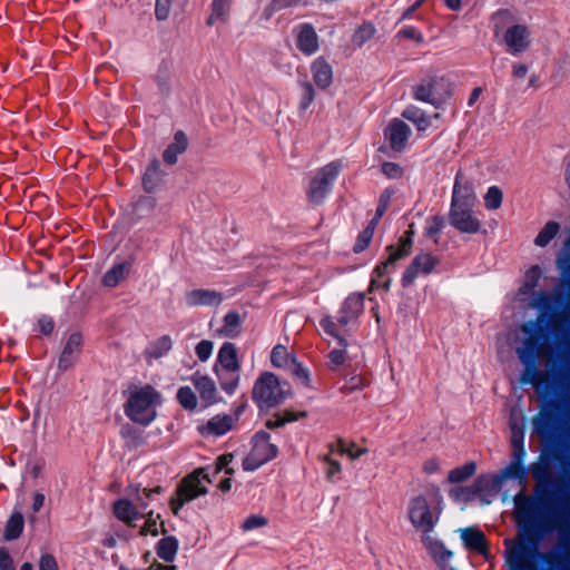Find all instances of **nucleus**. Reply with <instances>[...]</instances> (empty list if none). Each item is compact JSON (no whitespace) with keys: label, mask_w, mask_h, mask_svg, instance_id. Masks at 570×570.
Wrapping results in <instances>:
<instances>
[{"label":"nucleus","mask_w":570,"mask_h":570,"mask_svg":"<svg viewBox=\"0 0 570 570\" xmlns=\"http://www.w3.org/2000/svg\"><path fill=\"white\" fill-rule=\"evenodd\" d=\"M493 33L505 51L518 56L528 50L531 43V32L525 24L519 23L517 17L509 10H499L492 17Z\"/></svg>","instance_id":"nucleus-1"},{"label":"nucleus","mask_w":570,"mask_h":570,"mask_svg":"<svg viewBox=\"0 0 570 570\" xmlns=\"http://www.w3.org/2000/svg\"><path fill=\"white\" fill-rule=\"evenodd\" d=\"M439 493L426 497L419 494L409 501L407 515L412 525L424 535L432 533L443 510Z\"/></svg>","instance_id":"nucleus-2"},{"label":"nucleus","mask_w":570,"mask_h":570,"mask_svg":"<svg viewBox=\"0 0 570 570\" xmlns=\"http://www.w3.org/2000/svg\"><path fill=\"white\" fill-rule=\"evenodd\" d=\"M160 404V394L150 385L136 387L129 394L125 406L126 415L141 425L150 424L156 417V407Z\"/></svg>","instance_id":"nucleus-3"},{"label":"nucleus","mask_w":570,"mask_h":570,"mask_svg":"<svg viewBox=\"0 0 570 570\" xmlns=\"http://www.w3.org/2000/svg\"><path fill=\"white\" fill-rule=\"evenodd\" d=\"M504 544V561L508 570H538L541 553L534 541L505 539Z\"/></svg>","instance_id":"nucleus-4"},{"label":"nucleus","mask_w":570,"mask_h":570,"mask_svg":"<svg viewBox=\"0 0 570 570\" xmlns=\"http://www.w3.org/2000/svg\"><path fill=\"white\" fill-rule=\"evenodd\" d=\"M363 309L364 295L360 293L351 294L345 298L338 311L337 322L333 317L326 316L320 322V326L326 334L337 338L341 344L345 345L346 343L340 335L338 327H345L356 321L363 313Z\"/></svg>","instance_id":"nucleus-5"},{"label":"nucleus","mask_w":570,"mask_h":570,"mask_svg":"<svg viewBox=\"0 0 570 570\" xmlns=\"http://www.w3.org/2000/svg\"><path fill=\"white\" fill-rule=\"evenodd\" d=\"M412 232H406L399 240L396 246L391 245L386 248L387 258L375 267L371 278V289L383 288L389 291L391 286L390 269L393 268L394 264L404 258L412 246Z\"/></svg>","instance_id":"nucleus-6"},{"label":"nucleus","mask_w":570,"mask_h":570,"mask_svg":"<svg viewBox=\"0 0 570 570\" xmlns=\"http://www.w3.org/2000/svg\"><path fill=\"white\" fill-rule=\"evenodd\" d=\"M287 392L273 373H264L253 387V400L259 409H271L283 402Z\"/></svg>","instance_id":"nucleus-7"},{"label":"nucleus","mask_w":570,"mask_h":570,"mask_svg":"<svg viewBox=\"0 0 570 570\" xmlns=\"http://www.w3.org/2000/svg\"><path fill=\"white\" fill-rule=\"evenodd\" d=\"M342 167V163L335 160L313 174L307 187V196L312 203L320 204L326 198Z\"/></svg>","instance_id":"nucleus-8"},{"label":"nucleus","mask_w":570,"mask_h":570,"mask_svg":"<svg viewBox=\"0 0 570 570\" xmlns=\"http://www.w3.org/2000/svg\"><path fill=\"white\" fill-rule=\"evenodd\" d=\"M210 480L205 469L196 470L194 473L187 475L180 483L177 490V497L170 501L173 512L178 513V510L188 501L207 492L206 483Z\"/></svg>","instance_id":"nucleus-9"},{"label":"nucleus","mask_w":570,"mask_h":570,"mask_svg":"<svg viewBox=\"0 0 570 570\" xmlns=\"http://www.w3.org/2000/svg\"><path fill=\"white\" fill-rule=\"evenodd\" d=\"M524 455V450L520 448L514 451V456L512 462L504 468L499 475L495 476H479L474 482L475 491H483L484 489H492L498 491L501 484L507 480H519L523 482L524 479V469L522 466V459Z\"/></svg>","instance_id":"nucleus-10"},{"label":"nucleus","mask_w":570,"mask_h":570,"mask_svg":"<svg viewBox=\"0 0 570 570\" xmlns=\"http://www.w3.org/2000/svg\"><path fill=\"white\" fill-rule=\"evenodd\" d=\"M277 454V448L269 442V434L261 431L253 438V448L243 461L245 471H255L263 464L273 460Z\"/></svg>","instance_id":"nucleus-11"},{"label":"nucleus","mask_w":570,"mask_h":570,"mask_svg":"<svg viewBox=\"0 0 570 570\" xmlns=\"http://www.w3.org/2000/svg\"><path fill=\"white\" fill-rule=\"evenodd\" d=\"M521 332L525 337L515 352L524 365H530L539 354V343L544 338L543 330L538 322L529 321L521 326Z\"/></svg>","instance_id":"nucleus-12"},{"label":"nucleus","mask_w":570,"mask_h":570,"mask_svg":"<svg viewBox=\"0 0 570 570\" xmlns=\"http://www.w3.org/2000/svg\"><path fill=\"white\" fill-rule=\"evenodd\" d=\"M534 431L542 435H551L554 432L570 433V409H564L560 417L553 420L549 411H541L532 421Z\"/></svg>","instance_id":"nucleus-13"},{"label":"nucleus","mask_w":570,"mask_h":570,"mask_svg":"<svg viewBox=\"0 0 570 570\" xmlns=\"http://www.w3.org/2000/svg\"><path fill=\"white\" fill-rule=\"evenodd\" d=\"M473 207L474 206H451L449 213L451 226L460 233L476 234L482 227V222L473 212Z\"/></svg>","instance_id":"nucleus-14"},{"label":"nucleus","mask_w":570,"mask_h":570,"mask_svg":"<svg viewBox=\"0 0 570 570\" xmlns=\"http://www.w3.org/2000/svg\"><path fill=\"white\" fill-rule=\"evenodd\" d=\"M438 264V258L431 253H421L414 257L412 263L404 271L402 285L410 286L419 275L430 274Z\"/></svg>","instance_id":"nucleus-15"},{"label":"nucleus","mask_w":570,"mask_h":570,"mask_svg":"<svg viewBox=\"0 0 570 570\" xmlns=\"http://www.w3.org/2000/svg\"><path fill=\"white\" fill-rule=\"evenodd\" d=\"M112 510L117 519L130 527H134L137 520L145 518L147 504L141 502L139 510L134 500L128 497L126 499L115 501Z\"/></svg>","instance_id":"nucleus-16"},{"label":"nucleus","mask_w":570,"mask_h":570,"mask_svg":"<svg viewBox=\"0 0 570 570\" xmlns=\"http://www.w3.org/2000/svg\"><path fill=\"white\" fill-rule=\"evenodd\" d=\"M476 197L474 186L462 173H458L454 180L451 206H474Z\"/></svg>","instance_id":"nucleus-17"},{"label":"nucleus","mask_w":570,"mask_h":570,"mask_svg":"<svg viewBox=\"0 0 570 570\" xmlns=\"http://www.w3.org/2000/svg\"><path fill=\"white\" fill-rule=\"evenodd\" d=\"M464 548L471 552L488 557L489 544L485 534L475 527L461 528L458 530Z\"/></svg>","instance_id":"nucleus-18"},{"label":"nucleus","mask_w":570,"mask_h":570,"mask_svg":"<svg viewBox=\"0 0 570 570\" xmlns=\"http://www.w3.org/2000/svg\"><path fill=\"white\" fill-rule=\"evenodd\" d=\"M83 343L80 333H71L63 345L62 352L58 361V367L62 371L70 368L79 358Z\"/></svg>","instance_id":"nucleus-19"},{"label":"nucleus","mask_w":570,"mask_h":570,"mask_svg":"<svg viewBox=\"0 0 570 570\" xmlns=\"http://www.w3.org/2000/svg\"><path fill=\"white\" fill-rule=\"evenodd\" d=\"M410 135L411 128L397 118L391 120L384 130L385 139L395 151H402L406 147Z\"/></svg>","instance_id":"nucleus-20"},{"label":"nucleus","mask_w":570,"mask_h":570,"mask_svg":"<svg viewBox=\"0 0 570 570\" xmlns=\"http://www.w3.org/2000/svg\"><path fill=\"white\" fill-rule=\"evenodd\" d=\"M296 46L306 56H312L320 49L318 36L312 24L302 23L297 27Z\"/></svg>","instance_id":"nucleus-21"},{"label":"nucleus","mask_w":570,"mask_h":570,"mask_svg":"<svg viewBox=\"0 0 570 570\" xmlns=\"http://www.w3.org/2000/svg\"><path fill=\"white\" fill-rule=\"evenodd\" d=\"M222 302V294L214 289H193L185 295V303L189 307L218 306Z\"/></svg>","instance_id":"nucleus-22"},{"label":"nucleus","mask_w":570,"mask_h":570,"mask_svg":"<svg viewBox=\"0 0 570 570\" xmlns=\"http://www.w3.org/2000/svg\"><path fill=\"white\" fill-rule=\"evenodd\" d=\"M234 424L233 416L228 414H218L207 421L206 424L199 426V432L205 436H220L227 433Z\"/></svg>","instance_id":"nucleus-23"},{"label":"nucleus","mask_w":570,"mask_h":570,"mask_svg":"<svg viewBox=\"0 0 570 570\" xmlns=\"http://www.w3.org/2000/svg\"><path fill=\"white\" fill-rule=\"evenodd\" d=\"M190 380L204 402L207 404L216 402L217 389L215 382L209 376L195 373Z\"/></svg>","instance_id":"nucleus-24"},{"label":"nucleus","mask_w":570,"mask_h":570,"mask_svg":"<svg viewBox=\"0 0 570 570\" xmlns=\"http://www.w3.org/2000/svg\"><path fill=\"white\" fill-rule=\"evenodd\" d=\"M423 543L441 570H444V563L452 558L453 553L446 550L444 544L433 538L431 533L423 535Z\"/></svg>","instance_id":"nucleus-25"},{"label":"nucleus","mask_w":570,"mask_h":570,"mask_svg":"<svg viewBox=\"0 0 570 570\" xmlns=\"http://www.w3.org/2000/svg\"><path fill=\"white\" fill-rule=\"evenodd\" d=\"M441 83L442 81L438 79L424 80L414 89L415 99L424 102L436 104L440 100L436 87Z\"/></svg>","instance_id":"nucleus-26"},{"label":"nucleus","mask_w":570,"mask_h":570,"mask_svg":"<svg viewBox=\"0 0 570 570\" xmlns=\"http://www.w3.org/2000/svg\"><path fill=\"white\" fill-rule=\"evenodd\" d=\"M311 70L313 80L320 88H326L331 85L333 78L332 67L323 58L315 59Z\"/></svg>","instance_id":"nucleus-27"},{"label":"nucleus","mask_w":570,"mask_h":570,"mask_svg":"<svg viewBox=\"0 0 570 570\" xmlns=\"http://www.w3.org/2000/svg\"><path fill=\"white\" fill-rule=\"evenodd\" d=\"M218 362L228 372L235 374L239 370L237 351L233 343H224L218 352Z\"/></svg>","instance_id":"nucleus-28"},{"label":"nucleus","mask_w":570,"mask_h":570,"mask_svg":"<svg viewBox=\"0 0 570 570\" xmlns=\"http://www.w3.org/2000/svg\"><path fill=\"white\" fill-rule=\"evenodd\" d=\"M553 296L547 292H537L533 294L529 305L539 311L540 315L538 316L537 321L540 325L544 322V317L547 313L552 308L553 304Z\"/></svg>","instance_id":"nucleus-29"},{"label":"nucleus","mask_w":570,"mask_h":570,"mask_svg":"<svg viewBox=\"0 0 570 570\" xmlns=\"http://www.w3.org/2000/svg\"><path fill=\"white\" fill-rule=\"evenodd\" d=\"M187 148V137L183 131H177L174 137V142L170 144L164 151V160L174 165L177 161L178 155L184 153Z\"/></svg>","instance_id":"nucleus-30"},{"label":"nucleus","mask_w":570,"mask_h":570,"mask_svg":"<svg viewBox=\"0 0 570 570\" xmlns=\"http://www.w3.org/2000/svg\"><path fill=\"white\" fill-rule=\"evenodd\" d=\"M130 269V263L129 262H122L114 265L110 269L107 271V273L104 276L102 283L107 287H115L117 286L121 281H124Z\"/></svg>","instance_id":"nucleus-31"},{"label":"nucleus","mask_w":570,"mask_h":570,"mask_svg":"<svg viewBox=\"0 0 570 570\" xmlns=\"http://www.w3.org/2000/svg\"><path fill=\"white\" fill-rule=\"evenodd\" d=\"M160 487H156L154 489H140L139 485H130L127 489V495L134 500L139 510L141 502L146 503L148 507L149 501L154 500V497L160 494Z\"/></svg>","instance_id":"nucleus-32"},{"label":"nucleus","mask_w":570,"mask_h":570,"mask_svg":"<svg viewBox=\"0 0 570 570\" xmlns=\"http://www.w3.org/2000/svg\"><path fill=\"white\" fill-rule=\"evenodd\" d=\"M230 0H213L212 12L207 19V24L213 26L217 21L225 22L229 14Z\"/></svg>","instance_id":"nucleus-33"},{"label":"nucleus","mask_w":570,"mask_h":570,"mask_svg":"<svg viewBox=\"0 0 570 570\" xmlns=\"http://www.w3.org/2000/svg\"><path fill=\"white\" fill-rule=\"evenodd\" d=\"M560 224L554 220H549L538 233L534 238V245L538 247H546L560 232Z\"/></svg>","instance_id":"nucleus-34"},{"label":"nucleus","mask_w":570,"mask_h":570,"mask_svg":"<svg viewBox=\"0 0 570 570\" xmlns=\"http://www.w3.org/2000/svg\"><path fill=\"white\" fill-rule=\"evenodd\" d=\"M163 177L160 170V164L158 160H154L151 165L147 168L144 178L142 185L146 191H154L158 184L160 183Z\"/></svg>","instance_id":"nucleus-35"},{"label":"nucleus","mask_w":570,"mask_h":570,"mask_svg":"<svg viewBox=\"0 0 570 570\" xmlns=\"http://www.w3.org/2000/svg\"><path fill=\"white\" fill-rule=\"evenodd\" d=\"M242 323L243 318L237 312H229L224 317V324L220 333L227 337H235L240 332Z\"/></svg>","instance_id":"nucleus-36"},{"label":"nucleus","mask_w":570,"mask_h":570,"mask_svg":"<svg viewBox=\"0 0 570 570\" xmlns=\"http://www.w3.org/2000/svg\"><path fill=\"white\" fill-rule=\"evenodd\" d=\"M178 549L177 540L174 537H167L158 542L157 554L166 562L174 561Z\"/></svg>","instance_id":"nucleus-37"},{"label":"nucleus","mask_w":570,"mask_h":570,"mask_svg":"<svg viewBox=\"0 0 570 570\" xmlns=\"http://www.w3.org/2000/svg\"><path fill=\"white\" fill-rule=\"evenodd\" d=\"M171 337L169 335H164L149 345L147 355L151 358H160L166 355L171 350Z\"/></svg>","instance_id":"nucleus-38"},{"label":"nucleus","mask_w":570,"mask_h":570,"mask_svg":"<svg viewBox=\"0 0 570 570\" xmlns=\"http://www.w3.org/2000/svg\"><path fill=\"white\" fill-rule=\"evenodd\" d=\"M476 471V464L473 461L455 468L449 472L448 481L450 483H461L471 478Z\"/></svg>","instance_id":"nucleus-39"},{"label":"nucleus","mask_w":570,"mask_h":570,"mask_svg":"<svg viewBox=\"0 0 570 570\" xmlns=\"http://www.w3.org/2000/svg\"><path fill=\"white\" fill-rule=\"evenodd\" d=\"M375 32L376 29L374 24L371 22H364L353 33L352 42L357 47H362L374 37Z\"/></svg>","instance_id":"nucleus-40"},{"label":"nucleus","mask_w":570,"mask_h":570,"mask_svg":"<svg viewBox=\"0 0 570 570\" xmlns=\"http://www.w3.org/2000/svg\"><path fill=\"white\" fill-rule=\"evenodd\" d=\"M23 529V517L20 513H13L7 522L4 538L7 540L17 539Z\"/></svg>","instance_id":"nucleus-41"},{"label":"nucleus","mask_w":570,"mask_h":570,"mask_svg":"<svg viewBox=\"0 0 570 570\" xmlns=\"http://www.w3.org/2000/svg\"><path fill=\"white\" fill-rule=\"evenodd\" d=\"M503 200V193L498 186L488 188L484 195V206L489 210H495L501 207Z\"/></svg>","instance_id":"nucleus-42"},{"label":"nucleus","mask_w":570,"mask_h":570,"mask_svg":"<svg viewBox=\"0 0 570 570\" xmlns=\"http://www.w3.org/2000/svg\"><path fill=\"white\" fill-rule=\"evenodd\" d=\"M375 230V222H370L368 225L360 233L354 245V252L361 253L370 245Z\"/></svg>","instance_id":"nucleus-43"},{"label":"nucleus","mask_w":570,"mask_h":570,"mask_svg":"<svg viewBox=\"0 0 570 570\" xmlns=\"http://www.w3.org/2000/svg\"><path fill=\"white\" fill-rule=\"evenodd\" d=\"M179 404L186 410H194L197 406V397L189 386H181L177 392Z\"/></svg>","instance_id":"nucleus-44"},{"label":"nucleus","mask_w":570,"mask_h":570,"mask_svg":"<svg viewBox=\"0 0 570 570\" xmlns=\"http://www.w3.org/2000/svg\"><path fill=\"white\" fill-rule=\"evenodd\" d=\"M403 117L412 121L417 130H425L430 126L428 117L419 109L409 108L403 112Z\"/></svg>","instance_id":"nucleus-45"},{"label":"nucleus","mask_w":570,"mask_h":570,"mask_svg":"<svg viewBox=\"0 0 570 570\" xmlns=\"http://www.w3.org/2000/svg\"><path fill=\"white\" fill-rule=\"evenodd\" d=\"M271 362L276 367H286L289 366L293 360L289 357V354L283 345H276L271 354Z\"/></svg>","instance_id":"nucleus-46"},{"label":"nucleus","mask_w":570,"mask_h":570,"mask_svg":"<svg viewBox=\"0 0 570 570\" xmlns=\"http://www.w3.org/2000/svg\"><path fill=\"white\" fill-rule=\"evenodd\" d=\"M542 275V271L539 266H531L524 277V285L521 288V293L525 294L532 291L539 283Z\"/></svg>","instance_id":"nucleus-47"},{"label":"nucleus","mask_w":570,"mask_h":570,"mask_svg":"<svg viewBox=\"0 0 570 570\" xmlns=\"http://www.w3.org/2000/svg\"><path fill=\"white\" fill-rule=\"evenodd\" d=\"M146 521L140 530V534L142 535H158V527L157 522L160 519L158 513H154V511H145Z\"/></svg>","instance_id":"nucleus-48"},{"label":"nucleus","mask_w":570,"mask_h":570,"mask_svg":"<svg viewBox=\"0 0 570 570\" xmlns=\"http://www.w3.org/2000/svg\"><path fill=\"white\" fill-rule=\"evenodd\" d=\"M299 416H305V413L302 412V413L297 414L293 411L286 410L282 415H278L275 420L267 421L266 425L269 429L279 428V426L284 425L285 423L296 421Z\"/></svg>","instance_id":"nucleus-49"},{"label":"nucleus","mask_w":570,"mask_h":570,"mask_svg":"<svg viewBox=\"0 0 570 570\" xmlns=\"http://www.w3.org/2000/svg\"><path fill=\"white\" fill-rule=\"evenodd\" d=\"M337 446L341 454H346L351 459H357L367 452L365 448L355 444H346L344 442H340Z\"/></svg>","instance_id":"nucleus-50"},{"label":"nucleus","mask_w":570,"mask_h":570,"mask_svg":"<svg viewBox=\"0 0 570 570\" xmlns=\"http://www.w3.org/2000/svg\"><path fill=\"white\" fill-rule=\"evenodd\" d=\"M213 348L214 344L212 341L203 340L196 345L195 353L199 361L206 362L212 356Z\"/></svg>","instance_id":"nucleus-51"},{"label":"nucleus","mask_w":570,"mask_h":570,"mask_svg":"<svg viewBox=\"0 0 570 570\" xmlns=\"http://www.w3.org/2000/svg\"><path fill=\"white\" fill-rule=\"evenodd\" d=\"M267 524V519L262 515L253 514L245 519L242 524L244 531H252L254 529L263 528Z\"/></svg>","instance_id":"nucleus-52"},{"label":"nucleus","mask_w":570,"mask_h":570,"mask_svg":"<svg viewBox=\"0 0 570 570\" xmlns=\"http://www.w3.org/2000/svg\"><path fill=\"white\" fill-rule=\"evenodd\" d=\"M302 88H303V95H302V99L299 102V108L302 110H305L309 107V105L314 100V89L309 82H304L302 85Z\"/></svg>","instance_id":"nucleus-53"},{"label":"nucleus","mask_w":570,"mask_h":570,"mask_svg":"<svg viewBox=\"0 0 570 570\" xmlns=\"http://www.w3.org/2000/svg\"><path fill=\"white\" fill-rule=\"evenodd\" d=\"M171 7V0H156L155 13L158 20L168 18Z\"/></svg>","instance_id":"nucleus-54"},{"label":"nucleus","mask_w":570,"mask_h":570,"mask_svg":"<svg viewBox=\"0 0 570 570\" xmlns=\"http://www.w3.org/2000/svg\"><path fill=\"white\" fill-rule=\"evenodd\" d=\"M382 173L387 178L395 179V178H400L402 176L403 170H402L401 166L395 163H384L382 165Z\"/></svg>","instance_id":"nucleus-55"},{"label":"nucleus","mask_w":570,"mask_h":570,"mask_svg":"<svg viewBox=\"0 0 570 570\" xmlns=\"http://www.w3.org/2000/svg\"><path fill=\"white\" fill-rule=\"evenodd\" d=\"M473 492L474 491L472 488L459 487L450 491V497L453 498L455 501H465L470 499Z\"/></svg>","instance_id":"nucleus-56"},{"label":"nucleus","mask_w":570,"mask_h":570,"mask_svg":"<svg viewBox=\"0 0 570 570\" xmlns=\"http://www.w3.org/2000/svg\"><path fill=\"white\" fill-rule=\"evenodd\" d=\"M289 367L293 372V374L302 381L304 384H308L309 374L308 371L303 367L301 364L295 363L294 361L291 362Z\"/></svg>","instance_id":"nucleus-57"},{"label":"nucleus","mask_w":570,"mask_h":570,"mask_svg":"<svg viewBox=\"0 0 570 570\" xmlns=\"http://www.w3.org/2000/svg\"><path fill=\"white\" fill-rule=\"evenodd\" d=\"M233 454H223L216 461L215 472L218 473L222 470H225L227 474L233 472L232 469L228 468L229 463L233 461Z\"/></svg>","instance_id":"nucleus-58"},{"label":"nucleus","mask_w":570,"mask_h":570,"mask_svg":"<svg viewBox=\"0 0 570 570\" xmlns=\"http://www.w3.org/2000/svg\"><path fill=\"white\" fill-rule=\"evenodd\" d=\"M39 570H58V564L53 556L42 554L39 562Z\"/></svg>","instance_id":"nucleus-59"},{"label":"nucleus","mask_w":570,"mask_h":570,"mask_svg":"<svg viewBox=\"0 0 570 570\" xmlns=\"http://www.w3.org/2000/svg\"><path fill=\"white\" fill-rule=\"evenodd\" d=\"M328 358H330L331 366L337 367V366L342 365L345 361V351L342 348L333 350L328 354Z\"/></svg>","instance_id":"nucleus-60"},{"label":"nucleus","mask_w":570,"mask_h":570,"mask_svg":"<svg viewBox=\"0 0 570 570\" xmlns=\"http://www.w3.org/2000/svg\"><path fill=\"white\" fill-rule=\"evenodd\" d=\"M325 463H326V471H325V474H326V478L327 479H333L334 475L338 474L341 472V464L340 462L335 461V460H332L330 458H326L325 459Z\"/></svg>","instance_id":"nucleus-61"},{"label":"nucleus","mask_w":570,"mask_h":570,"mask_svg":"<svg viewBox=\"0 0 570 570\" xmlns=\"http://www.w3.org/2000/svg\"><path fill=\"white\" fill-rule=\"evenodd\" d=\"M443 219L441 217H434L432 220L429 222V225L426 227V233L429 236H435L438 235L441 229L443 228Z\"/></svg>","instance_id":"nucleus-62"},{"label":"nucleus","mask_w":570,"mask_h":570,"mask_svg":"<svg viewBox=\"0 0 570 570\" xmlns=\"http://www.w3.org/2000/svg\"><path fill=\"white\" fill-rule=\"evenodd\" d=\"M39 330L42 334L48 335L53 331V321L50 317L42 316L38 321Z\"/></svg>","instance_id":"nucleus-63"},{"label":"nucleus","mask_w":570,"mask_h":570,"mask_svg":"<svg viewBox=\"0 0 570 570\" xmlns=\"http://www.w3.org/2000/svg\"><path fill=\"white\" fill-rule=\"evenodd\" d=\"M0 570H14L13 561L4 549H0Z\"/></svg>","instance_id":"nucleus-64"}]
</instances>
